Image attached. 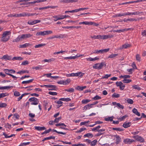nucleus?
<instances>
[{
    "mask_svg": "<svg viewBox=\"0 0 146 146\" xmlns=\"http://www.w3.org/2000/svg\"><path fill=\"white\" fill-rule=\"evenodd\" d=\"M23 35L25 39L29 38L32 36V35H31L29 33L23 34Z\"/></svg>",
    "mask_w": 146,
    "mask_h": 146,
    "instance_id": "obj_36",
    "label": "nucleus"
},
{
    "mask_svg": "<svg viewBox=\"0 0 146 146\" xmlns=\"http://www.w3.org/2000/svg\"><path fill=\"white\" fill-rule=\"evenodd\" d=\"M30 143V142H27L26 143H21L20 146H26L27 145H29Z\"/></svg>",
    "mask_w": 146,
    "mask_h": 146,
    "instance_id": "obj_51",
    "label": "nucleus"
},
{
    "mask_svg": "<svg viewBox=\"0 0 146 146\" xmlns=\"http://www.w3.org/2000/svg\"><path fill=\"white\" fill-rule=\"evenodd\" d=\"M25 39V38H24L23 34L21 35H20L18 36L16 38L14 39L13 40V42H18L19 41L22 40L24 39Z\"/></svg>",
    "mask_w": 146,
    "mask_h": 146,
    "instance_id": "obj_6",
    "label": "nucleus"
},
{
    "mask_svg": "<svg viewBox=\"0 0 146 146\" xmlns=\"http://www.w3.org/2000/svg\"><path fill=\"white\" fill-rule=\"evenodd\" d=\"M29 62L27 61H25L23 62L21 64V65H25L28 64Z\"/></svg>",
    "mask_w": 146,
    "mask_h": 146,
    "instance_id": "obj_64",
    "label": "nucleus"
},
{
    "mask_svg": "<svg viewBox=\"0 0 146 146\" xmlns=\"http://www.w3.org/2000/svg\"><path fill=\"white\" fill-rule=\"evenodd\" d=\"M111 76V74H106L104 76H103L101 78L102 79L104 78H108L109 77H110Z\"/></svg>",
    "mask_w": 146,
    "mask_h": 146,
    "instance_id": "obj_55",
    "label": "nucleus"
},
{
    "mask_svg": "<svg viewBox=\"0 0 146 146\" xmlns=\"http://www.w3.org/2000/svg\"><path fill=\"white\" fill-rule=\"evenodd\" d=\"M70 81V79H67L66 80H61L57 82L58 84L66 85L68 84Z\"/></svg>",
    "mask_w": 146,
    "mask_h": 146,
    "instance_id": "obj_8",
    "label": "nucleus"
},
{
    "mask_svg": "<svg viewBox=\"0 0 146 146\" xmlns=\"http://www.w3.org/2000/svg\"><path fill=\"white\" fill-rule=\"evenodd\" d=\"M9 94L7 93H2L0 94V99L1 98L7 96Z\"/></svg>",
    "mask_w": 146,
    "mask_h": 146,
    "instance_id": "obj_30",
    "label": "nucleus"
},
{
    "mask_svg": "<svg viewBox=\"0 0 146 146\" xmlns=\"http://www.w3.org/2000/svg\"><path fill=\"white\" fill-rule=\"evenodd\" d=\"M4 71L5 73L7 74L9 76L11 74L10 72V70L8 69H5L4 70Z\"/></svg>",
    "mask_w": 146,
    "mask_h": 146,
    "instance_id": "obj_41",
    "label": "nucleus"
},
{
    "mask_svg": "<svg viewBox=\"0 0 146 146\" xmlns=\"http://www.w3.org/2000/svg\"><path fill=\"white\" fill-rule=\"evenodd\" d=\"M93 136V135L91 133H88L87 134H85L84 135V137H92Z\"/></svg>",
    "mask_w": 146,
    "mask_h": 146,
    "instance_id": "obj_31",
    "label": "nucleus"
},
{
    "mask_svg": "<svg viewBox=\"0 0 146 146\" xmlns=\"http://www.w3.org/2000/svg\"><path fill=\"white\" fill-rule=\"evenodd\" d=\"M133 112L137 116H139L140 115V113L138 112L137 110L135 108H134L132 110Z\"/></svg>",
    "mask_w": 146,
    "mask_h": 146,
    "instance_id": "obj_21",
    "label": "nucleus"
},
{
    "mask_svg": "<svg viewBox=\"0 0 146 146\" xmlns=\"http://www.w3.org/2000/svg\"><path fill=\"white\" fill-rule=\"evenodd\" d=\"M23 58L20 57H14L12 59V60H23Z\"/></svg>",
    "mask_w": 146,
    "mask_h": 146,
    "instance_id": "obj_29",
    "label": "nucleus"
},
{
    "mask_svg": "<svg viewBox=\"0 0 146 146\" xmlns=\"http://www.w3.org/2000/svg\"><path fill=\"white\" fill-rule=\"evenodd\" d=\"M7 105V104L5 103L0 102V108L5 107Z\"/></svg>",
    "mask_w": 146,
    "mask_h": 146,
    "instance_id": "obj_39",
    "label": "nucleus"
},
{
    "mask_svg": "<svg viewBox=\"0 0 146 146\" xmlns=\"http://www.w3.org/2000/svg\"><path fill=\"white\" fill-rule=\"evenodd\" d=\"M114 139L115 140V143L116 144H119L121 141V139L118 135H114Z\"/></svg>",
    "mask_w": 146,
    "mask_h": 146,
    "instance_id": "obj_10",
    "label": "nucleus"
},
{
    "mask_svg": "<svg viewBox=\"0 0 146 146\" xmlns=\"http://www.w3.org/2000/svg\"><path fill=\"white\" fill-rule=\"evenodd\" d=\"M104 65H105V64L104 62H102L100 63H97L94 64L93 66V68L96 69L100 70L102 69L103 66Z\"/></svg>",
    "mask_w": 146,
    "mask_h": 146,
    "instance_id": "obj_4",
    "label": "nucleus"
},
{
    "mask_svg": "<svg viewBox=\"0 0 146 146\" xmlns=\"http://www.w3.org/2000/svg\"><path fill=\"white\" fill-rule=\"evenodd\" d=\"M127 117V115H125L124 116H123L122 117L120 118H119L118 119L121 121H122L123 120L125 119Z\"/></svg>",
    "mask_w": 146,
    "mask_h": 146,
    "instance_id": "obj_56",
    "label": "nucleus"
},
{
    "mask_svg": "<svg viewBox=\"0 0 146 146\" xmlns=\"http://www.w3.org/2000/svg\"><path fill=\"white\" fill-rule=\"evenodd\" d=\"M11 32L9 31H4L2 34L1 41L3 42H6L10 38Z\"/></svg>",
    "mask_w": 146,
    "mask_h": 146,
    "instance_id": "obj_1",
    "label": "nucleus"
},
{
    "mask_svg": "<svg viewBox=\"0 0 146 146\" xmlns=\"http://www.w3.org/2000/svg\"><path fill=\"white\" fill-rule=\"evenodd\" d=\"M130 44H125L121 46L119 48V49H121L123 48H127L130 46Z\"/></svg>",
    "mask_w": 146,
    "mask_h": 146,
    "instance_id": "obj_16",
    "label": "nucleus"
},
{
    "mask_svg": "<svg viewBox=\"0 0 146 146\" xmlns=\"http://www.w3.org/2000/svg\"><path fill=\"white\" fill-rule=\"evenodd\" d=\"M14 95L16 96H19L20 95V94L19 92L16 91L14 92Z\"/></svg>",
    "mask_w": 146,
    "mask_h": 146,
    "instance_id": "obj_50",
    "label": "nucleus"
},
{
    "mask_svg": "<svg viewBox=\"0 0 146 146\" xmlns=\"http://www.w3.org/2000/svg\"><path fill=\"white\" fill-rule=\"evenodd\" d=\"M43 86H45L47 88H54L55 87L54 86L51 85H43Z\"/></svg>",
    "mask_w": 146,
    "mask_h": 146,
    "instance_id": "obj_58",
    "label": "nucleus"
},
{
    "mask_svg": "<svg viewBox=\"0 0 146 146\" xmlns=\"http://www.w3.org/2000/svg\"><path fill=\"white\" fill-rule=\"evenodd\" d=\"M12 86H5L3 87H0V90H5L9 89L11 88H13Z\"/></svg>",
    "mask_w": 146,
    "mask_h": 146,
    "instance_id": "obj_26",
    "label": "nucleus"
},
{
    "mask_svg": "<svg viewBox=\"0 0 146 146\" xmlns=\"http://www.w3.org/2000/svg\"><path fill=\"white\" fill-rule=\"evenodd\" d=\"M65 90L69 92H74V89L73 88H71Z\"/></svg>",
    "mask_w": 146,
    "mask_h": 146,
    "instance_id": "obj_46",
    "label": "nucleus"
},
{
    "mask_svg": "<svg viewBox=\"0 0 146 146\" xmlns=\"http://www.w3.org/2000/svg\"><path fill=\"white\" fill-rule=\"evenodd\" d=\"M53 18L54 19V21H57L58 20H60L63 19L62 15H54L53 17Z\"/></svg>",
    "mask_w": 146,
    "mask_h": 146,
    "instance_id": "obj_12",
    "label": "nucleus"
},
{
    "mask_svg": "<svg viewBox=\"0 0 146 146\" xmlns=\"http://www.w3.org/2000/svg\"><path fill=\"white\" fill-rule=\"evenodd\" d=\"M46 45V44L41 43L39 44L36 45L35 47L36 48L42 47Z\"/></svg>",
    "mask_w": 146,
    "mask_h": 146,
    "instance_id": "obj_24",
    "label": "nucleus"
},
{
    "mask_svg": "<svg viewBox=\"0 0 146 146\" xmlns=\"http://www.w3.org/2000/svg\"><path fill=\"white\" fill-rule=\"evenodd\" d=\"M74 59V56H70L68 57H65L64 58V59Z\"/></svg>",
    "mask_w": 146,
    "mask_h": 146,
    "instance_id": "obj_59",
    "label": "nucleus"
},
{
    "mask_svg": "<svg viewBox=\"0 0 146 146\" xmlns=\"http://www.w3.org/2000/svg\"><path fill=\"white\" fill-rule=\"evenodd\" d=\"M90 101L91 100L89 99H83L82 100L81 102L83 104H86L90 102Z\"/></svg>",
    "mask_w": 146,
    "mask_h": 146,
    "instance_id": "obj_25",
    "label": "nucleus"
},
{
    "mask_svg": "<svg viewBox=\"0 0 146 146\" xmlns=\"http://www.w3.org/2000/svg\"><path fill=\"white\" fill-rule=\"evenodd\" d=\"M133 137L137 141H139L141 143L144 142V139L140 136L138 135L133 136Z\"/></svg>",
    "mask_w": 146,
    "mask_h": 146,
    "instance_id": "obj_7",
    "label": "nucleus"
},
{
    "mask_svg": "<svg viewBox=\"0 0 146 146\" xmlns=\"http://www.w3.org/2000/svg\"><path fill=\"white\" fill-rule=\"evenodd\" d=\"M126 102L130 104H132L133 103V101L130 98L127 99L126 100Z\"/></svg>",
    "mask_w": 146,
    "mask_h": 146,
    "instance_id": "obj_38",
    "label": "nucleus"
},
{
    "mask_svg": "<svg viewBox=\"0 0 146 146\" xmlns=\"http://www.w3.org/2000/svg\"><path fill=\"white\" fill-rule=\"evenodd\" d=\"M113 118V117L112 116L110 117H108L105 118L104 119L106 121H112Z\"/></svg>",
    "mask_w": 146,
    "mask_h": 146,
    "instance_id": "obj_23",
    "label": "nucleus"
},
{
    "mask_svg": "<svg viewBox=\"0 0 146 146\" xmlns=\"http://www.w3.org/2000/svg\"><path fill=\"white\" fill-rule=\"evenodd\" d=\"M91 38L94 39H101V35H98L97 36H91Z\"/></svg>",
    "mask_w": 146,
    "mask_h": 146,
    "instance_id": "obj_27",
    "label": "nucleus"
},
{
    "mask_svg": "<svg viewBox=\"0 0 146 146\" xmlns=\"http://www.w3.org/2000/svg\"><path fill=\"white\" fill-rule=\"evenodd\" d=\"M26 15V13H22L17 14V17H21V16H25Z\"/></svg>",
    "mask_w": 146,
    "mask_h": 146,
    "instance_id": "obj_42",
    "label": "nucleus"
},
{
    "mask_svg": "<svg viewBox=\"0 0 146 146\" xmlns=\"http://www.w3.org/2000/svg\"><path fill=\"white\" fill-rule=\"evenodd\" d=\"M117 106L118 107L122 109H123L124 108V107L119 103H117Z\"/></svg>",
    "mask_w": 146,
    "mask_h": 146,
    "instance_id": "obj_63",
    "label": "nucleus"
},
{
    "mask_svg": "<svg viewBox=\"0 0 146 146\" xmlns=\"http://www.w3.org/2000/svg\"><path fill=\"white\" fill-rule=\"evenodd\" d=\"M137 21V19H135L134 18H130V19H124L123 21L124 22H127V21Z\"/></svg>",
    "mask_w": 146,
    "mask_h": 146,
    "instance_id": "obj_22",
    "label": "nucleus"
},
{
    "mask_svg": "<svg viewBox=\"0 0 146 146\" xmlns=\"http://www.w3.org/2000/svg\"><path fill=\"white\" fill-rule=\"evenodd\" d=\"M91 21H83V24L85 25H91Z\"/></svg>",
    "mask_w": 146,
    "mask_h": 146,
    "instance_id": "obj_53",
    "label": "nucleus"
},
{
    "mask_svg": "<svg viewBox=\"0 0 146 146\" xmlns=\"http://www.w3.org/2000/svg\"><path fill=\"white\" fill-rule=\"evenodd\" d=\"M33 80V79H31L27 81H23L22 82V83L23 84H27L32 82Z\"/></svg>",
    "mask_w": 146,
    "mask_h": 146,
    "instance_id": "obj_37",
    "label": "nucleus"
},
{
    "mask_svg": "<svg viewBox=\"0 0 146 146\" xmlns=\"http://www.w3.org/2000/svg\"><path fill=\"white\" fill-rule=\"evenodd\" d=\"M48 94L50 95H52V96H56V95L57 94V93L56 92H48Z\"/></svg>",
    "mask_w": 146,
    "mask_h": 146,
    "instance_id": "obj_49",
    "label": "nucleus"
},
{
    "mask_svg": "<svg viewBox=\"0 0 146 146\" xmlns=\"http://www.w3.org/2000/svg\"><path fill=\"white\" fill-rule=\"evenodd\" d=\"M17 14H10L8 15V17H17Z\"/></svg>",
    "mask_w": 146,
    "mask_h": 146,
    "instance_id": "obj_52",
    "label": "nucleus"
},
{
    "mask_svg": "<svg viewBox=\"0 0 146 146\" xmlns=\"http://www.w3.org/2000/svg\"><path fill=\"white\" fill-rule=\"evenodd\" d=\"M86 129L85 128H81L79 130H78V131H76V133H81L82 131L86 130Z\"/></svg>",
    "mask_w": 146,
    "mask_h": 146,
    "instance_id": "obj_47",
    "label": "nucleus"
},
{
    "mask_svg": "<svg viewBox=\"0 0 146 146\" xmlns=\"http://www.w3.org/2000/svg\"><path fill=\"white\" fill-rule=\"evenodd\" d=\"M131 123L130 122H125L123 124V126L125 128H127L130 126Z\"/></svg>",
    "mask_w": 146,
    "mask_h": 146,
    "instance_id": "obj_18",
    "label": "nucleus"
},
{
    "mask_svg": "<svg viewBox=\"0 0 146 146\" xmlns=\"http://www.w3.org/2000/svg\"><path fill=\"white\" fill-rule=\"evenodd\" d=\"M29 73V71L27 70L21 71H18L17 72V74H21V73Z\"/></svg>",
    "mask_w": 146,
    "mask_h": 146,
    "instance_id": "obj_48",
    "label": "nucleus"
},
{
    "mask_svg": "<svg viewBox=\"0 0 146 146\" xmlns=\"http://www.w3.org/2000/svg\"><path fill=\"white\" fill-rule=\"evenodd\" d=\"M113 35H101V39H107L113 37Z\"/></svg>",
    "mask_w": 146,
    "mask_h": 146,
    "instance_id": "obj_15",
    "label": "nucleus"
},
{
    "mask_svg": "<svg viewBox=\"0 0 146 146\" xmlns=\"http://www.w3.org/2000/svg\"><path fill=\"white\" fill-rule=\"evenodd\" d=\"M101 97L100 96H99L98 95H96L92 99L95 100H100L101 99Z\"/></svg>",
    "mask_w": 146,
    "mask_h": 146,
    "instance_id": "obj_45",
    "label": "nucleus"
},
{
    "mask_svg": "<svg viewBox=\"0 0 146 146\" xmlns=\"http://www.w3.org/2000/svg\"><path fill=\"white\" fill-rule=\"evenodd\" d=\"M113 130H116L117 131H121L123 130L120 128H113Z\"/></svg>",
    "mask_w": 146,
    "mask_h": 146,
    "instance_id": "obj_61",
    "label": "nucleus"
},
{
    "mask_svg": "<svg viewBox=\"0 0 146 146\" xmlns=\"http://www.w3.org/2000/svg\"><path fill=\"white\" fill-rule=\"evenodd\" d=\"M12 57L11 56H9L7 55H5L3 56L1 58L2 60H9L11 59Z\"/></svg>",
    "mask_w": 146,
    "mask_h": 146,
    "instance_id": "obj_14",
    "label": "nucleus"
},
{
    "mask_svg": "<svg viewBox=\"0 0 146 146\" xmlns=\"http://www.w3.org/2000/svg\"><path fill=\"white\" fill-rule=\"evenodd\" d=\"M61 117L56 118L54 120V122L55 123H58L59 121L61 119Z\"/></svg>",
    "mask_w": 146,
    "mask_h": 146,
    "instance_id": "obj_57",
    "label": "nucleus"
},
{
    "mask_svg": "<svg viewBox=\"0 0 146 146\" xmlns=\"http://www.w3.org/2000/svg\"><path fill=\"white\" fill-rule=\"evenodd\" d=\"M136 58L137 60L139 62L140 61L141 58L139 54H137L136 55Z\"/></svg>",
    "mask_w": 146,
    "mask_h": 146,
    "instance_id": "obj_60",
    "label": "nucleus"
},
{
    "mask_svg": "<svg viewBox=\"0 0 146 146\" xmlns=\"http://www.w3.org/2000/svg\"><path fill=\"white\" fill-rule=\"evenodd\" d=\"M132 87L133 89H137L138 90H141V88L137 85H134L132 86Z\"/></svg>",
    "mask_w": 146,
    "mask_h": 146,
    "instance_id": "obj_32",
    "label": "nucleus"
},
{
    "mask_svg": "<svg viewBox=\"0 0 146 146\" xmlns=\"http://www.w3.org/2000/svg\"><path fill=\"white\" fill-rule=\"evenodd\" d=\"M30 44L28 43H26L23 44H21L19 46L20 48H25L27 46H29Z\"/></svg>",
    "mask_w": 146,
    "mask_h": 146,
    "instance_id": "obj_20",
    "label": "nucleus"
},
{
    "mask_svg": "<svg viewBox=\"0 0 146 146\" xmlns=\"http://www.w3.org/2000/svg\"><path fill=\"white\" fill-rule=\"evenodd\" d=\"M60 100L63 101L68 102L70 101L71 100L69 98H61L60 99Z\"/></svg>",
    "mask_w": 146,
    "mask_h": 146,
    "instance_id": "obj_43",
    "label": "nucleus"
},
{
    "mask_svg": "<svg viewBox=\"0 0 146 146\" xmlns=\"http://www.w3.org/2000/svg\"><path fill=\"white\" fill-rule=\"evenodd\" d=\"M130 77V76L129 75H125L124 76H121L119 78H124V79H126V78H129Z\"/></svg>",
    "mask_w": 146,
    "mask_h": 146,
    "instance_id": "obj_34",
    "label": "nucleus"
},
{
    "mask_svg": "<svg viewBox=\"0 0 146 146\" xmlns=\"http://www.w3.org/2000/svg\"><path fill=\"white\" fill-rule=\"evenodd\" d=\"M131 81V80L124 79L122 80V82L124 83H128Z\"/></svg>",
    "mask_w": 146,
    "mask_h": 146,
    "instance_id": "obj_40",
    "label": "nucleus"
},
{
    "mask_svg": "<svg viewBox=\"0 0 146 146\" xmlns=\"http://www.w3.org/2000/svg\"><path fill=\"white\" fill-rule=\"evenodd\" d=\"M38 14H36L35 13H26V16H34L36 15H37Z\"/></svg>",
    "mask_w": 146,
    "mask_h": 146,
    "instance_id": "obj_54",
    "label": "nucleus"
},
{
    "mask_svg": "<svg viewBox=\"0 0 146 146\" xmlns=\"http://www.w3.org/2000/svg\"><path fill=\"white\" fill-rule=\"evenodd\" d=\"M120 96V95L119 94H116L115 93L113 94L112 95V97L115 98H119Z\"/></svg>",
    "mask_w": 146,
    "mask_h": 146,
    "instance_id": "obj_44",
    "label": "nucleus"
},
{
    "mask_svg": "<svg viewBox=\"0 0 146 146\" xmlns=\"http://www.w3.org/2000/svg\"><path fill=\"white\" fill-rule=\"evenodd\" d=\"M86 88V86H85L82 87L79 86H77L76 87L75 89L79 91H82L83 89H85Z\"/></svg>",
    "mask_w": 146,
    "mask_h": 146,
    "instance_id": "obj_19",
    "label": "nucleus"
},
{
    "mask_svg": "<svg viewBox=\"0 0 146 146\" xmlns=\"http://www.w3.org/2000/svg\"><path fill=\"white\" fill-rule=\"evenodd\" d=\"M29 101L30 102H33L31 104V105H37L39 102L38 100L35 97H32L30 98L29 100Z\"/></svg>",
    "mask_w": 146,
    "mask_h": 146,
    "instance_id": "obj_5",
    "label": "nucleus"
},
{
    "mask_svg": "<svg viewBox=\"0 0 146 146\" xmlns=\"http://www.w3.org/2000/svg\"><path fill=\"white\" fill-rule=\"evenodd\" d=\"M116 84L117 86H121V85L123 84V83L121 82H117L116 83Z\"/></svg>",
    "mask_w": 146,
    "mask_h": 146,
    "instance_id": "obj_62",
    "label": "nucleus"
},
{
    "mask_svg": "<svg viewBox=\"0 0 146 146\" xmlns=\"http://www.w3.org/2000/svg\"><path fill=\"white\" fill-rule=\"evenodd\" d=\"M92 107H93L91 105V104H89L84 106L83 107V110L85 111L87 110H89L90 108H92Z\"/></svg>",
    "mask_w": 146,
    "mask_h": 146,
    "instance_id": "obj_13",
    "label": "nucleus"
},
{
    "mask_svg": "<svg viewBox=\"0 0 146 146\" xmlns=\"http://www.w3.org/2000/svg\"><path fill=\"white\" fill-rule=\"evenodd\" d=\"M40 22V20H30L28 21V24L30 25H33Z\"/></svg>",
    "mask_w": 146,
    "mask_h": 146,
    "instance_id": "obj_9",
    "label": "nucleus"
},
{
    "mask_svg": "<svg viewBox=\"0 0 146 146\" xmlns=\"http://www.w3.org/2000/svg\"><path fill=\"white\" fill-rule=\"evenodd\" d=\"M62 125L61 126H60V127L59 128H60L64 129L66 130H68V129L67 128L65 127H66V126L64 123H63Z\"/></svg>",
    "mask_w": 146,
    "mask_h": 146,
    "instance_id": "obj_35",
    "label": "nucleus"
},
{
    "mask_svg": "<svg viewBox=\"0 0 146 146\" xmlns=\"http://www.w3.org/2000/svg\"><path fill=\"white\" fill-rule=\"evenodd\" d=\"M84 74V73H82V72H80L76 73H72L71 74H66V76L67 77L79 76L81 77Z\"/></svg>",
    "mask_w": 146,
    "mask_h": 146,
    "instance_id": "obj_3",
    "label": "nucleus"
},
{
    "mask_svg": "<svg viewBox=\"0 0 146 146\" xmlns=\"http://www.w3.org/2000/svg\"><path fill=\"white\" fill-rule=\"evenodd\" d=\"M35 129L38 131H42L45 130L46 128L44 127H40V126H35L34 127Z\"/></svg>",
    "mask_w": 146,
    "mask_h": 146,
    "instance_id": "obj_17",
    "label": "nucleus"
},
{
    "mask_svg": "<svg viewBox=\"0 0 146 146\" xmlns=\"http://www.w3.org/2000/svg\"><path fill=\"white\" fill-rule=\"evenodd\" d=\"M52 31L50 30L45 31H39L37 32L36 33V35L37 36H44L48 35L49 34H52Z\"/></svg>",
    "mask_w": 146,
    "mask_h": 146,
    "instance_id": "obj_2",
    "label": "nucleus"
},
{
    "mask_svg": "<svg viewBox=\"0 0 146 146\" xmlns=\"http://www.w3.org/2000/svg\"><path fill=\"white\" fill-rule=\"evenodd\" d=\"M134 141L133 139L129 138L123 140V142L127 144H130Z\"/></svg>",
    "mask_w": 146,
    "mask_h": 146,
    "instance_id": "obj_11",
    "label": "nucleus"
},
{
    "mask_svg": "<svg viewBox=\"0 0 146 146\" xmlns=\"http://www.w3.org/2000/svg\"><path fill=\"white\" fill-rule=\"evenodd\" d=\"M97 141L96 139H95L91 142L90 144L91 146H94L97 143Z\"/></svg>",
    "mask_w": 146,
    "mask_h": 146,
    "instance_id": "obj_28",
    "label": "nucleus"
},
{
    "mask_svg": "<svg viewBox=\"0 0 146 146\" xmlns=\"http://www.w3.org/2000/svg\"><path fill=\"white\" fill-rule=\"evenodd\" d=\"M118 55L117 54H111L108 57V58H113L115 57L116 56H117Z\"/></svg>",
    "mask_w": 146,
    "mask_h": 146,
    "instance_id": "obj_33",
    "label": "nucleus"
}]
</instances>
